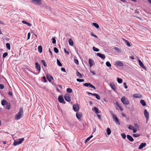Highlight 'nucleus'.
Masks as SVG:
<instances>
[{"label":"nucleus","instance_id":"obj_6","mask_svg":"<svg viewBox=\"0 0 151 151\" xmlns=\"http://www.w3.org/2000/svg\"><path fill=\"white\" fill-rule=\"evenodd\" d=\"M139 64L140 67H141L144 70H147L146 68L144 66L143 63L140 60H138Z\"/></svg>","mask_w":151,"mask_h":151},{"label":"nucleus","instance_id":"obj_28","mask_svg":"<svg viewBox=\"0 0 151 151\" xmlns=\"http://www.w3.org/2000/svg\"><path fill=\"white\" fill-rule=\"evenodd\" d=\"M69 44L71 46H73V42L71 39H70L69 41Z\"/></svg>","mask_w":151,"mask_h":151},{"label":"nucleus","instance_id":"obj_15","mask_svg":"<svg viewBox=\"0 0 151 151\" xmlns=\"http://www.w3.org/2000/svg\"><path fill=\"white\" fill-rule=\"evenodd\" d=\"M110 86L112 88V89L115 91H116V87L115 85L113 83H111L110 84Z\"/></svg>","mask_w":151,"mask_h":151},{"label":"nucleus","instance_id":"obj_12","mask_svg":"<svg viewBox=\"0 0 151 151\" xmlns=\"http://www.w3.org/2000/svg\"><path fill=\"white\" fill-rule=\"evenodd\" d=\"M46 76L47 78L48 81L50 82H51V80H53V77L52 76H51L50 75L47 74L46 75Z\"/></svg>","mask_w":151,"mask_h":151},{"label":"nucleus","instance_id":"obj_18","mask_svg":"<svg viewBox=\"0 0 151 151\" xmlns=\"http://www.w3.org/2000/svg\"><path fill=\"white\" fill-rule=\"evenodd\" d=\"M76 74V76L80 78H82L83 77L82 75L78 71H77Z\"/></svg>","mask_w":151,"mask_h":151},{"label":"nucleus","instance_id":"obj_62","mask_svg":"<svg viewBox=\"0 0 151 151\" xmlns=\"http://www.w3.org/2000/svg\"><path fill=\"white\" fill-rule=\"evenodd\" d=\"M133 127L131 125H129L128 127V129L130 130H132Z\"/></svg>","mask_w":151,"mask_h":151},{"label":"nucleus","instance_id":"obj_49","mask_svg":"<svg viewBox=\"0 0 151 151\" xmlns=\"http://www.w3.org/2000/svg\"><path fill=\"white\" fill-rule=\"evenodd\" d=\"M64 52L67 55H68L69 54V52L68 51H66L65 48L64 49Z\"/></svg>","mask_w":151,"mask_h":151},{"label":"nucleus","instance_id":"obj_9","mask_svg":"<svg viewBox=\"0 0 151 151\" xmlns=\"http://www.w3.org/2000/svg\"><path fill=\"white\" fill-rule=\"evenodd\" d=\"M144 114L145 116V117L146 120L147 121L149 118V114L148 112L146 109H145L144 111Z\"/></svg>","mask_w":151,"mask_h":151},{"label":"nucleus","instance_id":"obj_10","mask_svg":"<svg viewBox=\"0 0 151 151\" xmlns=\"http://www.w3.org/2000/svg\"><path fill=\"white\" fill-rule=\"evenodd\" d=\"M64 99L65 101L68 102H70L71 100L69 95L68 94H65L64 96Z\"/></svg>","mask_w":151,"mask_h":151},{"label":"nucleus","instance_id":"obj_50","mask_svg":"<svg viewBox=\"0 0 151 151\" xmlns=\"http://www.w3.org/2000/svg\"><path fill=\"white\" fill-rule=\"evenodd\" d=\"M91 36L95 37L96 38H98L97 36H96V35H95L92 32L91 33Z\"/></svg>","mask_w":151,"mask_h":151},{"label":"nucleus","instance_id":"obj_43","mask_svg":"<svg viewBox=\"0 0 151 151\" xmlns=\"http://www.w3.org/2000/svg\"><path fill=\"white\" fill-rule=\"evenodd\" d=\"M115 122L118 125L120 124V122L119 120V119L117 118L116 120H115Z\"/></svg>","mask_w":151,"mask_h":151},{"label":"nucleus","instance_id":"obj_64","mask_svg":"<svg viewBox=\"0 0 151 151\" xmlns=\"http://www.w3.org/2000/svg\"><path fill=\"white\" fill-rule=\"evenodd\" d=\"M123 85L125 88H127L128 87L127 86L126 84L125 83H123Z\"/></svg>","mask_w":151,"mask_h":151},{"label":"nucleus","instance_id":"obj_30","mask_svg":"<svg viewBox=\"0 0 151 151\" xmlns=\"http://www.w3.org/2000/svg\"><path fill=\"white\" fill-rule=\"evenodd\" d=\"M19 145V144L18 142V141L17 140H14V141L13 145L14 146H16L17 145Z\"/></svg>","mask_w":151,"mask_h":151},{"label":"nucleus","instance_id":"obj_8","mask_svg":"<svg viewBox=\"0 0 151 151\" xmlns=\"http://www.w3.org/2000/svg\"><path fill=\"white\" fill-rule=\"evenodd\" d=\"M115 65L116 66H119L122 67L124 65L123 63L120 61H117L116 62Z\"/></svg>","mask_w":151,"mask_h":151},{"label":"nucleus","instance_id":"obj_5","mask_svg":"<svg viewBox=\"0 0 151 151\" xmlns=\"http://www.w3.org/2000/svg\"><path fill=\"white\" fill-rule=\"evenodd\" d=\"M42 0H32L31 2L35 4L40 5L42 4Z\"/></svg>","mask_w":151,"mask_h":151},{"label":"nucleus","instance_id":"obj_54","mask_svg":"<svg viewBox=\"0 0 151 151\" xmlns=\"http://www.w3.org/2000/svg\"><path fill=\"white\" fill-rule=\"evenodd\" d=\"M61 70L63 71V72H66V71L65 70V69L64 68H61Z\"/></svg>","mask_w":151,"mask_h":151},{"label":"nucleus","instance_id":"obj_19","mask_svg":"<svg viewBox=\"0 0 151 151\" xmlns=\"http://www.w3.org/2000/svg\"><path fill=\"white\" fill-rule=\"evenodd\" d=\"M22 22L23 24H26V25H28V26H29V27H30L32 25L30 23L27 22H26L25 21H24V20L22 21Z\"/></svg>","mask_w":151,"mask_h":151},{"label":"nucleus","instance_id":"obj_20","mask_svg":"<svg viewBox=\"0 0 151 151\" xmlns=\"http://www.w3.org/2000/svg\"><path fill=\"white\" fill-rule=\"evenodd\" d=\"M38 52L40 53H41L42 52V47L41 46H38Z\"/></svg>","mask_w":151,"mask_h":151},{"label":"nucleus","instance_id":"obj_41","mask_svg":"<svg viewBox=\"0 0 151 151\" xmlns=\"http://www.w3.org/2000/svg\"><path fill=\"white\" fill-rule=\"evenodd\" d=\"M54 52L56 53H58L59 52L58 50V48L56 47H55L54 48Z\"/></svg>","mask_w":151,"mask_h":151},{"label":"nucleus","instance_id":"obj_1","mask_svg":"<svg viewBox=\"0 0 151 151\" xmlns=\"http://www.w3.org/2000/svg\"><path fill=\"white\" fill-rule=\"evenodd\" d=\"M23 113V109L22 108H20L19 111L16 114L15 116V119L17 120L20 119L22 117Z\"/></svg>","mask_w":151,"mask_h":151},{"label":"nucleus","instance_id":"obj_31","mask_svg":"<svg viewBox=\"0 0 151 151\" xmlns=\"http://www.w3.org/2000/svg\"><path fill=\"white\" fill-rule=\"evenodd\" d=\"M92 24V25L94 26L96 28H99V26L97 23H93Z\"/></svg>","mask_w":151,"mask_h":151},{"label":"nucleus","instance_id":"obj_59","mask_svg":"<svg viewBox=\"0 0 151 151\" xmlns=\"http://www.w3.org/2000/svg\"><path fill=\"white\" fill-rule=\"evenodd\" d=\"M30 33L29 32L28 33V34H27V40H28L29 39V38H30Z\"/></svg>","mask_w":151,"mask_h":151},{"label":"nucleus","instance_id":"obj_52","mask_svg":"<svg viewBox=\"0 0 151 151\" xmlns=\"http://www.w3.org/2000/svg\"><path fill=\"white\" fill-rule=\"evenodd\" d=\"M132 130L133 131L134 133L136 132L137 131V129H135L134 127L133 128Z\"/></svg>","mask_w":151,"mask_h":151},{"label":"nucleus","instance_id":"obj_56","mask_svg":"<svg viewBox=\"0 0 151 151\" xmlns=\"http://www.w3.org/2000/svg\"><path fill=\"white\" fill-rule=\"evenodd\" d=\"M90 72L93 75L95 76L96 75V73L95 72L93 71H92L91 70H90Z\"/></svg>","mask_w":151,"mask_h":151},{"label":"nucleus","instance_id":"obj_45","mask_svg":"<svg viewBox=\"0 0 151 151\" xmlns=\"http://www.w3.org/2000/svg\"><path fill=\"white\" fill-rule=\"evenodd\" d=\"M8 55V53L7 52H5L3 55V58H4Z\"/></svg>","mask_w":151,"mask_h":151},{"label":"nucleus","instance_id":"obj_13","mask_svg":"<svg viewBox=\"0 0 151 151\" xmlns=\"http://www.w3.org/2000/svg\"><path fill=\"white\" fill-rule=\"evenodd\" d=\"M146 145V144L145 143H142L138 147V149L139 150L142 149L144 147H145Z\"/></svg>","mask_w":151,"mask_h":151},{"label":"nucleus","instance_id":"obj_23","mask_svg":"<svg viewBox=\"0 0 151 151\" xmlns=\"http://www.w3.org/2000/svg\"><path fill=\"white\" fill-rule=\"evenodd\" d=\"M93 96H95L96 98L98 100H100V96L97 93H94Z\"/></svg>","mask_w":151,"mask_h":151},{"label":"nucleus","instance_id":"obj_32","mask_svg":"<svg viewBox=\"0 0 151 151\" xmlns=\"http://www.w3.org/2000/svg\"><path fill=\"white\" fill-rule=\"evenodd\" d=\"M41 62L43 63V65L45 67H47V64H46V63L44 60H41Z\"/></svg>","mask_w":151,"mask_h":151},{"label":"nucleus","instance_id":"obj_55","mask_svg":"<svg viewBox=\"0 0 151 151\" xmlns=\"http://www.w3.org/2000/svg\"><path fill=\"white\" fill-rule=\"evenodd\" d=\"M97 116L98 119L100 120H101V116L100 115H99V114H97Z\"/></svg>","mask_w":151,"mask_h":151},{"label":"nucleus","instance_id":"obj_46","mask_svg":"<svg viewBox=\"0 0 151 151\" xmlns=\"http://www.w3.org/2000/svg\"><path fill=\"white\" fill-rule=\"evenodd\" d=\"M76 81L78 82H83L84 81V80L83 79H80L79 78L77 79Z\"/></svg>","mask_w":151,"mask_h":151},{"label":"nucleus","instance_id":"obj_42","mask_svg":"<svg viewBox=\"0 0 151 151\" xmlns=\"http://www.w3.org/2000/svg\"><path fill=\"white\" fill-rule=\"evenodd\" d=\"M121 136L122 138L124 139H125L126 138V135L124 133H122L121 134Z\"/></svg>","mask_w":151,"mask_h":151},{"label":"nucleus","instance_id":"obj_40","mask_svg":"<svg viewBox=\"0 0 151 151\" xmlns=\"http://www.w3.org/2000/svg\"><path fill=\"white\" fill-rule=\"evenodd\" d=\"M93 49L94 51H95V52H97L99 51V50L98 48H96L95 47H93Z\"/></svg>","mask_w":151,"mask_h":151},{"label":"nucleus","instance_id":"obj_3","mask_svg":"<svg viewBox=\"0 0 151 151\" xmlns=\"http://www.w3.org/2000/svg\"><path fill=\"white\" fill-rule=\"evenodd\" d=\"M35 65L36 68L38 70V72L37 73H35L34 72H33V73L35 75H37L38 74H39L40 72L41 68L40 65L38 63H35Z\"/></svg>","mask_w":151,"mask_h":151},{"label":"nucleus","instance_id":"obj_39","mask_svg":"<svg viewBox=\"0 0 151 151\" xmlns=\"http://www.w3.org/2000/svg\"><path fill=\"white\" fill-rule=\"evenodd\" d=\"M116 104L117 106L120 109L121 111H122L123 109L122 107L117 102H116Z\"/></svg>","mask_w":151,"mask_h":151},{"label":"nucleus","instance_id":"obj_38","mask_svg":"<svg viewBox=\"0 0 151 151\" xmlns=\"http://www.w3.org/2000/svg\"><path fill=\"white\" fill-rule=\"evenodd\" d=\"M67 92L69 93H71L72 92V89L70 88H68L66 89Z\"/></svg>","mask_w":151,"mask_h":151},{"label":"nucleus","instance_id":"obj_63","mask_svg":"<svg viewBox=\"0 0 151 151\" xmlns=\"http://www.w3.org/2000/svg\"><path fill=\"white\" fill-rule=\"evenodd\" d=\"M90 87L93 88V89L94 90H95L96 89V88L94 86H93V85H92V84L91 86Z\"/></svg>","mask_w":151,"mask_h":151},{"label":"nucleus","instance_id":"obj_44","mask_svg":"<svg viewBox=\"0 0 151 151\" xmlns=\"http://www.w3.org/2000/svg\"><path fill=\"white\" fill-rule=\"evenodd\" d=\"M140 135L139 134H133V137H139L140 136Z\"/></svg>","mask_w":151,"mask_h":151},{"label":"nucleus","instance_id":"obj_21","mask_svg":"<svg viewBox=\"0 0 151 151\" xmlns=\"http://www.w3.org/2000/svg\"><path fill=\"white\" fill-rule=\"evenodd\" d=\"M11 107V104L10 103L7 102L6 104V108L7 109H10Z\"/></svg>","mask_w":151,"mask_h":151},{"label":"nucleus","instance_id":"obj_37","mask_svg":"<svg viewBox=\"0 0 151 151\" xmlns=\"http://www.w3.org/2000/svg\"><path fill=\"white\" fill-rule=\"evenodd\" d=\"M6 46L7 48L9 49V50H10V45L9 43H6Z\"/></svg>","mask_w":151,"mask_h":151},{"label":"nucleus","instance_id":"obj_14","mask_svg":"<svg viewBox=\"0 0 151 151\" xmlns=\"http://www.w3.org/2000/svg\"><path fill=\"white\" fill-rule=\"evenodd\" d=\"M92 110L96 114L100 113V112L99 111L98 109L96 107H94L93 108H92Z\"/></svg>","mask_w":151,"mask_h":151},{"label":"nucleus","instance_id":"obj_47","mask_svg":"<svg viewBox=\"0 0 151 151\" xmlns=\"http://www.w3.org/2000/svg\"><path fill=\"white\" fill-rule=\"evenodd\" d=\"M52 43L53 44H55L56 43V40L54 38V37H52Z\"/></svg>","mask_w":151,"mask_h":151},{"label":"nucleus","instance_id":"obj_57","mask_svg":"<svg viewBox=\"0 0 151 151\" xmlns=\"http://www.w3.org/2000/svg\"><path fill=\"white\" fill-rule=\"evenodd\" d=\"M43 79L44 80V81H43V82L46 83L47 82V81L46 80V78L45 76H43Z\"/></svg>","mask_w":151,"mask_h":151},{"label":"nucleus","instance_id":"obj_61","mask_svg":"<svg viewBox=\"0 0 151 151\" xmlns=\"http://www.w3.org/2000/svg\"><path fill=\"white\" fill-rule=\"evenodd\" d=\"M8 94L9 95H10V96H12V95H13L12 92L11 91H9Z\"/></svg>","mask_w":151,"mask_h":151},{"label":"nucleus","instance_id":"obj_29","mask_svg":"<svg viewBox=\"0 0 151 151\" xmlns=\"http://www.w3.org/2000/svg\"><path fill=\"white\" fill-rule=\"evenodd\" d=\"M123 40L124 41V42L126 43L128 47L131 46V45L129 43V42L127 40H125L124 39H123Z\"/></svg>","mask_w":151,"mask_h":151},{"label":"nucleus","instance_id":"obj_26","mask_svg":"<svg viewBox=\"0 0 151 151\" xmlns=\"http://www.w3.org/2000/svg\"><path fill=\"white\" fill-rule=\"evenodd\" d=\"M76 116L77 118L78 119H80L81 116V114L79 113H76Z\"/></svg>","mask_w":151,"mask_h":151},{"label":"nucleus","instance_id":"obj_24","mask_svg":"<svg viewBox=\"0 0 151 151\" xmlns=\"http://www.w3.org/2000/svg\"><path fill=\"white\" fill-rule=\"evenodd\" d=\"M140 103L143 106H145L146 105L145 102L143 100H140Z\"/></svg>","mask_w":151,"mask_h":151},{"label":"nucleus","instance_id":"obj_35","mask_svg":"<svg viewBox=\"0 0 151 151\" xmlns=\"http://www.w3.org/2000/svg\"><path fill=\"white\" fill-rule=\"evenodd\" d=\"M117 81L119 83H121L122 82V79L119 78H117Z\"/></svg>","mask_w":151,"mask_h":151},{"label":"nucleus","instance_id":"obj_27","mask_svg":"<svg viewBox=\"0 0 151 151\" xmlns=\"http://www.w3.org/2000/svg\"><path fill=\"white\" fill-rule=\"evenodd\" d=\"M7 103V102L4 99L1 101V104L2 106H4Z\"/></svg>","mask_w":151,"mask_h":151},{"label":"nucleus","instance_id":"obj_34","mask_svg":"<svg viewBox=\"0 0 151 151\" xmlns=\"http://www.w3.org/2000/svg\"><path fill=\"white\" fill-rule=\"evenodd\" d=\"M57 63L58 65L59 66H62V64L60 60L58 59H57Z\"/></svg>","mask_w":151,"mask_h":151},{"label":"nucleus","instance_id":"obj_17","mask_svg":"<svg viewBox=\"0 0 151 151\" xmlns=\"http://www.w3.org/2000/svg\"><path fill=\"white\" fill-rule=\"evenodd\" d=\"M89 64L90 67H91L93 65V64H94L93 60L92 59L90 58L89 60Z\"/></svg>","mask_w":151,"mask_h":151},{"label":"nucleus","instance_id":"obj_36","mask_svg":"<svg viewBox=\"0 0 151 151\" xmlns=\"http://www.w3.org/2000/svg\"><path fill=\"white\" fill-rule=\"evenodd\" d=\"M106 65L108 67H111V65L109 61H107L106 63Z\"/></svg>","mask_w":151,"mask_h":151},{"label":"nucleus","instance_id":"obj_16","mask_svg":"<svg viewBox=\"0 0 151 151\" xmlns=\"http://www.w3.org/2000/svg\"><path fill=\"white\" fill-rule=\"evenodd\" d=\"M127 138L130 142H133L134 140L132 137L129 135H127Z\"/></svg>","mask_w":151,"mask_h":151},{"label":"nucleus","instance_id":"obj_4","mask_svg":"<svg viewBox=\"0 0 151 151\" xmlns=\"http://www.w3.org/2000/svg\"><path fill=\"white\" fill-rule=\"evenodd\" d=\"M73 109L76 112H78L79 109V107L78 105L77 104H74L73 106Z\"/></svg>","mask_w":151,"mask_h":151},{"label":"nucleus","instance_id":"obj_48","mask_svg":"<svg viewBox=\"0 0 151 151\" xmlns=\"http://www.w3.org/2000/svg\"><path fill=\"white\" fill-rule=\"evenodd\" d=\"M74 61L75 63L77 65H78V64H79L78 61V60L77 59H75L74 60Z\"/></svg>","mask_w":151,"mask_h":151},{"label":"nucleus","instance_id":"obj_22","mask_svg":"<svg viewBox=\"0 0 151 151\" xmlns=\"http://www.w3.org/2000/svg\"><path fill=\"white\" fill-rule=\"evenodd\" d=\"M91 84L90 83H85L83 84V85L86 87H90L91 85Z\"/></svg>","mask_w":151,"mask_h":151},{"label":"nucleus","instance_id":"obj_58","mask_svg":"<svg viewBox=\"0 0 151 151\" xmlns=\"http://www.w3.org/2000/svg\"><path fill=\"white\" fill-rule=\"evenodd\" d=\"M86 92L87 93V94L89 95H91L93 96L94 93H93L88 91H86Z\"/></svg>","mask_w":151,"mask_h":151},{"label":"nucleus","instance_id":"obj_51","mask_svg":"<svg viewBox=\"0 0 151 151\" xmlns=\"http://www.w3.org/2000/svg\"><path fill=\"white\" fill-rule=\"evenodd\" d=\"M4 86L2 84H0V88L1 89H3L4 88Z\"/></svg>","mask_w":151,"mask_h":151},{"label":"nucleus","instance_id":"obj_11","mask_svg":"<svg viewBox=\"0 0 151 151\" xmlns=\"http://www.w3.org/2000/svg\"><path fill=\"white\" fill-rule=\"evenodd\" d=\"M96 55L103 59H104L105 58V56L104 54H101L99 53H97Z\"/></svg>","mask_w":151,"mask_h":151},{"label":"nucleus","instance_id":"obj_2","mask_svg":"<svg viewBox=\"0 0 151 151\" xmlns=\"http://www.w3.org/2000/svg\"><path fill=\"white\" fill-rule=\"evenodd\" d=\"M121 101L125 105H128L129 104V102L127 99H126L124 96H123L121 98Z\"/></svg>","mask_w":151,"mask_h":151},{"label":"nucleus","instance_id":"obj_25","mask_svg":"<svg viewBox=\"0 0 151 151\" xmlns=\"http://www.w3.org/2000/svg\"><path fill=\"white\" fill-rule=\"evenodd\" d=\"M19 144H21L24 140V138H22L20 139H18L17 140Z\"/></svg>","mask_w":151,"mask_h":151},{"label":"nucleus","instance_id":"obj_60","mask_svg":"<svg viewBox=\"0 0 151 151\" xmlns=\"http://www.w3.org/2000/svg\"><path fill=\"white\" fill-rule=\"evenodd\" d=\"M114 49H115V50L116 51H119V49L118 47H114Z\"/></svg>","mask_w":151,"mask_h":151},{"label":"nucleus","instance_id":"obj_33","mask_svg":"<svg viewBox=\"0 0 151 151\" xmlns=\"http://www.w3.org/2000/svg\"><path fill=\"white\" fill-rule=\"evenodd\" d=\"M107 132L108 135H109L111 133V130L109 128H108L107 129Z\"/></svg>","mask_w":151,"mask_h":151},{"label":"nucleus","instance_id":"obj_53","mask_svg":"<svg viewBox=\"0 0 151 151\" xmlns=\"http://www.w3.org/2000/svg\"><path fill=\"white\" fill-rule=\"evenodd\" d=\"M91 139L89 137H88L85 140V143H86L88 142Z\"/></svg>","mask_w":151,"mask_h":151},{"label":"nucleus","instance_id":"obj_7","mask_svg":"<svg viewBox=\"0 0 151 151\" xmlns=\"http://www.w3.org/2000/svg\"><path fill=\"white\" fill-rule=\"evenodd\" d=\"M58 100L59 102L63 104H65V101H64L63 97L62 96H60L58 97Z\"/></svg>","mask_w":151,"mask_h":151}]
</instances>
